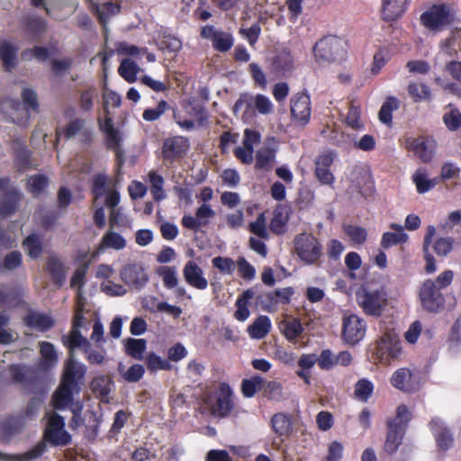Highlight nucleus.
<instances>
[{
	"mask_svg": "<svg viewBox=\"0 0 461 461\" xmlns=\"http://www.w3.org/2000/svg\"><path fill=\"white\" fill-rule=\"evenodd\" d=\"M61 340L68 350V357L64 363L60 383L52 396V404L57 410H63L71 405L75 395L80 393L86 366L75 359L74 351L77 348H82L84 351L89 345L87 339L76 329H71L68 335L62 336Z\"/></svg>",
	"mask_w": 461,
	"mask_h": 461,
	"instance_id": "obj_1",
	"label": "nucleus"
},
{
	"mask_svg": "<svg viewBox=\"0 0 461 461\" xmlns=\"http://www.w3.org/2000/svg\"><path fill=\"white\" fill-rule=\"evenodd\" d=\"M454 279L452 270H445L436 279H426L419 290V299L422 309L429 313H438L446 303L442 290L449 286Z\"/></svg>",
	"mask_w": 461,
	"mask_h": 461,
	"instance_id": "obj_2",
	"label": "nucleus"
},
{
	"mask_svg": "<svg viewBox=\"0 0 461 461\" xmlns=\"http://www.w3.org/2000/svg\"><path fill=\"white\" fill-rule=\"evenodd\" d=\"M348 42L337 35H326L312 46L314 61L321 66L341 64L348 58Z\"/></svg>",
	"mask_w": 461,
	"mask_h": 461,
	"instance_id": "obj_3",
	"label": "nucleus"
},
{
	"mask_svg": "<svg viewBox=\"0 0 461 461\" xmlns=\"http://www.w3.org/2000/svg\"><path fill=\"white\" fill-rule=\"evenodd\" d=\"M411 413L405 404H400L396 409L394 418L387 420V433L384 445V451L389 455L397 452L402 445Z\"/></svg>",
	"mask_w": 461,
	"mask_h": 461,
	"instance_id": "obj_4",
	"label": "nucleus"
},
{
	"mask_svg": "<svg viewBox=\"0 0 461 461\" xmlns=\"http://www.w3.org/2000/svg\"><path fill=\"white\" fill-rule=\"evenodd\" d=\"M456 20L454 8L448 4H435L420 14V23L429 31L440 32Z\"/></svg>",
	"mask_w": 461,
	"mask_h": 461,
	"instance_id": "obj_5",
	"label": "nucleus"
},
{
	"mask_svg": "<svg viewBox=\"0 0 461 461\" xmlns=\"http://www.w3.org/2000/svg\"><path fill=\"white\" fill-rule=\"evenodd\" d=\"M23 103L16 100H10V107L12 109L11 119L15 124L27 126L31 112L38 113L40 112V104L37 93L29 87H25L22 91Z\"/></svg>",
	"mask_w": 461,
	"mask_h": 461,
	"instance_id": "obj_6",
	"label": "nucleus"
},
{
	"mask_svg": "<svg viewBox=\"0 0 461 461\" xmlns=\"http://www.w3.org/2000/svg\"><path fill=\"white\" fill-rule=\"evenodd\" d=\"M294 251L306 265H315L322 256V246L311 233H300L294 240Z\"/></svg>",
	"mask_w": 461,
	"mask_h": 461,
	"instance_id": "obj_7",
	"label": "nucleus"
},
{
	"mask_svg": "<svg viewBox=\"0 0 461 461\" xmlns=\"http://www.w3.org/2000/svg\"><path fill=\"white\" fill-rule=\"evenodd\" d=\"M356 296L359 307L368 316H381L387 305V293L383 289L362 288Z\"/></svg>",
	"mask_w": 461,
	"mask_h": 461,
	"instance_id": "obj_8",
	"label": "nucleus"
},
{
	"mask_svg": "<svg viewBox=\"0 0 461 461\" xmlns=\"http://www.w3.org/2000/svg\"><path fill=\"white\" fill-rule=\"evenodd\" d=\"M373 356L381 364H390L399 357L402 353L401 342L398 336L391 331H385L375 343Z\"/></svg>",
	"mask_w": 461,
	"mask_h": 461,
	"instance_id": "obj_9",
	"label": "nucleus"
},
{
	"mask_svg": "<svg viewBox=\"0 0 461 461\" xmlns=\"http://www.w3.org/2000/svg\"><path fill=\"white\" fill-rule=\"evenodd\" d=\"M43 440L55 447L70 444L71 436L65 430V420L62 416L55 413L50 417L44 429Z\"/></svg>",
	"mask_w": 461,
	"mask_h": 461,
	"instance_id": "obj_10",
	"label": "nucleus"
},
{
	"mask_svg": "<svg viewBox=\"0 0 461 461\" xmlns=\"http://www.w3.org/2000/svg\"><path fill=\"white\" fill-rule=\"evenodd\" d=\"M232 396L233 392L230 386L227 383H221L215 402H211V397L205 400V403L210 408L212 415L217 418L228 417L234 409Z\"/></svg>",
	"mask_w": 461,
	"mask_h": 461,
	"instance_id": "obj_11",
	"label": "nucleus"
},
{
	"mask_svg": "<svg viewBox=\"0 0 461 461\" xmlns=\"http://www.w3.org/2000/svg\"><path fill=\"white\" fill-rule=\"evenodd\" d=\"M190 149L188 138L184 136H173L163 141L161 157L165 162L170 164L184 158Z\"/></svg>",
	"mask_w": 461,
	"mask_h": 461,
	"instance_id": "obj_12",
	"label": "nucleus"
},
{
	"mask_svg": "<svg viewBox=\"0 0 461 461\" xmlns=\"http://www.w3.org/2000/svg\"><path fill=\"white\" fill-rule=\"evenodd\" d=\"M437 141L429 135H420L406 140V148L412 151L423 163H429L434 157Z\"/></svg>",
	"mask_w": 461,
	"mask_h": 461,
	"instance_id": "obj_13",
	"label": "nucleus"
},
{
	"mask_svg": "<svg viewBox=\"0 0 461 461\" xmlns=\"http://www.w3.org/2000/svg\"><path fill=\"white\" fill-rule=\"evenodd\" d=\"M337 153L331 149H326L321 152L315 158L314 176L321 185H332L335 182V176L330 171Z\"/></svg>",
	"mask_w": 461,
	"mask_h": 461,
	"instance_id": "obj_14",
	"label": "nucleus"
},
{
	"mask_svg": "<svg viewBox=\"0 0 461 461\" xmlns=\"http://www.w3.org/2000/svg\"><path fill=\"white\" fill-rule=\"evenodd\" d=\"M366 325L357 314H350L343 319L342 339L347 344L356 345L366 335Z\"/></svg>",
	"mask_w": 461,
	"mask_h": 461,
	"instance_id": "obj_15",
	"label": "nucleus"
},
{
	"mask_svg": "<svg viewBox=\"0 0 461 461\" xmlns=\"http://www.w3.org/2000/svg\"><path fill=\"white\" fill-rule=\"evenodd\" d=\"M8 370L15 383L22 384L30 393L36 392L41 384V379L32 368L21 364H12Z\"/></svg>",
	"mask_w": 461,
	"mask_h": 461,
	"instance_id": "obj_16",
	"label": "nucleus"
},
{
	"mask_svg": "<svg viewBox=\"0 0 461 461\" xmlns=\"http://www.w3.org/2000/svg\"><path fill=\"white\" fill-rule=\"evenodd\" d=\"M391 384L404 393H415L420 389V376L409 368L402 367L393 372Z\"/></svg>",
	"mask_w": 461,
	"mask_h": 461,
	"instance_id": "obj_17",
	"label": "nucleus"
},
{
	"mask_svg": "<svg viewBox=\"0 0 461 461\" xmlns=\"http://www.w3.org/2000/svg\"><path fill=\"white\" fill-rule=\"evenodd\" d=\"M291 115L293 120L301 126H305L311 118L312 106L310 95L297 93L291 99Z\"/></svg>",
	"mask_w": 461,
	"mask_h": 461,
	"instance_id": "obj_18",
	"label": "nucleus"
},
{
	"mask_svg": "<svg viewBox=\"0 0 461 461\" xmlns=\"http://www.w3.org/2000/svg\"><path fill=\"white\" fill-rule=\"evenodd\" d=\"M429 427L439 451L446 452L453 447L455 442L453 433L440 418L434 417L429 421Z\"/></svg>",
	"mask_w": 461,
	"mask_h": 461,
	"instance_id": "obj_19",
	"label": "nucleus"
},
{
	"mask_svg": "<svg viewBox=\"0 0 461 461\" xmlns=\"http://www.w3.org/2000/svg\"><path fill=\"white\" fill-rule=\"evenodd\" d=\"M183 276L185 282L198 290H204L208 286V281L203 276V269L193 260H189L184 267Z\"/></svg>",
	"mask_w": 461,
	"mask_h": 461,
	"instance_id": "obj_20",
	"label": "nucleus"
},
{
	"mask_svg": "<svg viewBox=\"0 0 461 461\" xmlns=\"http://www.w3.org/2000/svg\"><path fill=\"white\" fill-rule=\"evenodd\" d=\"M0 202V216L3 218L12 216L18 209L22 195L15 187L10 185L4 191Z\"/></svg>",
	"mask_w": 461,
	"mask_h": 461,
	"instance_id": "obj_21",
	"label": "nucleus"
},
{
	"mask_svg": "<svg viewBox=\"0 0 461 461\" xmlns=\"http://www.w3.org/2000/svg\"><path fill=\"white\" fill-rule=\"evenodd\" d=\"M120 276L126 285L136 287L143 286L149 280L144 269L136 264L124 266L120 272Z\"/></svg>",
	"mask_w": 461,
	"mask_h": 461,
	"instance_id": "obj_22",
	"label": "nucleus"
},
{
	"mask_svg": "<svg viewBox=\"0 0 461 461\" xmlns=\"http://www.w3.org/2000/svg\"><path fill=\"white\" fill-rule=\"evenodd\" d=\"M113 386V378L108 375H99L95 376L90 382L92 393L102 402H109V394Z\"/></svg>",
	"mask_w": 461,
	"mask_h": 461,
	"instance_id": "obj_23",
	"label": "nucleus"
},
{
	"mask_svg": "<svg viewBox=\"0 0 461 461\" xmlns=\"http://www.w3.org/2000/svg\"><path fill=\"white\" fill-rule=\"evenodd\" d=\"M411 0H383L382 19L393 22L406 11Z\"/></svg>",
	"mask_w": 461,
	"mask_h": 461,
	"instance_id": "obj_24",
	"label": "nucleus"
},
{
	"mask_svg": "<svg viewBox=\"0 0 461 461\" xmlns=\"http://www.w3.org/2000/svg\"><path fill=\"white\" fill-rule=\"evenodd\" d=\"M23 321L27 327L36 329L41 332L48 331L55 325V321L51 316L36 312H30Z\"/></svg>",
	"mask_w": 461,
	"mask_h": 461,
	"instance_id": "obj_25",
	"label": "nucleus"
},
{
	"mask_svg": "<svg viewBox=\"0 0 461 461\" xmlns=\"http://www.w3.org/2000/svg\"><path fill=\"white\" fill-rule=\"evenodd\" d=\"M22 292L18 287L9 285H0V307L18 308L22 305Z\"/></svg>",
	"mask_w": 461,
	"mask_h": 461,
	"instance_id": "obj_26",
	"label": "nucleus"
},
{
	"mask_svg": "<svg viewBox=\"0 0 461 461\" xmlns=\"http://www.w3.org/2000/svg\"><path fill=\"white\" fill-rule=\"evenodd\" d=\"M294 61L291 50L288 49L281 50L273 59L272 68L273 70L282 76L292 72L294 69Z\"/></svg>",
	"mask_w": 461,
	"mask_h": 461,
	"instance_id": "obj_27",
	"label": "nucleus"
},
{
	"mask_svg": "<svg viewBox=\"0 0 461 461\" xmlns=\"http://www.w3.org/2000/svg\"><path fill=\"white\" fill-rule=\"evenodd\" d=\"M436 234V228L433 225H429L423 239L422 252L425 260V271L427 274H432L437 270L436 260L432 254L429 252V248L432 243V239Z\"/></svg>",
	"mask_w": 461,
	"mask_h": 461,
	"instance_id": "obj_28",
	"label": "nucleus"
},
{
	"mask_svg": "<svg viewBox=\"0 0 461 461\" xmlns=\"http://www.w3.org/2000/svg\"><path fill=\"white\" fill-rule=\"evenodd\" d=\"M46 268L54 285L58 287L63 286L66 281V267L63 262L57 257H50L46 263Z\"/></svg>",
	"mask_w": 461,
	"mask_h": 461,
	"instance_id": "obj_29",
	"label": "nucleus"
},
{
	"mask_svg": "<svg viewBox=\"0 0 461 461\" xmlns=\"http://www.w3.org/2000/svg\"><path fill=\"white\" fill-rule=\"evenodd\" d=\"M253 289L245 290L236 300L235 305L237 310L234 312V318L239 321H245L249 317V303L254 297Z\"/></svg>",
	"mask_w": 461,
	"mask_h": 461,
	"instance_id": "obj_30",
	"label": "nucleus"
},
{
	"mask_svg": "<svg viewBox=\"0 0 461 461\" xmlns=\"http://www.w3.org/2000/svg\"><path fill=\"white\" fill-rule=\"evenodd\" d=\"M39 346L41 357V366L46 369L54 367L58 362V353L54 345L48 341H41L39 343Z\"/></svg>",
	"mask_w": 461,
	"mask_h": 461,
	"instance_id": "obj_31",
	"label": "nucleus"
},
{
	"mask_svg": "<svg viewBox=\"0 0 461 461\" xmlns=\"http://www.w3.org/2000/svg\"><path fill=\"white\" fill-rule=\"evenodd\" d=\"M400 107V101L394 96H388L378 113L380 122L387 126L393 124V113Z\"/></svg>",
	"mask_w": 461,
	"mask_h": 461,
	"instance_id": "obj_32",
	"label": "nucleus"
},
{
	"mask_svg": "<svg viewBox=\"0 0 461 461\" xmlns=\"http://www.w3.org/2000/svg\"><path fill=\"white\" fill-rule=\"evenodd\" d=\"M271 329V321L267 316L262 315L257 318L254 322L249 325L248 331L252 339H260L265 338Z\"/></svg>",
	"mask_w": 461,
	"mask_h": 461,
	"instance_id": "obj_33",
	"label": "nucleus"
},
{
	"mask_svg": "<svg viewBox=\"0 0 461 461\" xmlns=\"http://www.w3.org/2000/svg\"><path fill=\"white\" fill-rule=\"evenodd\" d=\"M23 24L25 32L33 39L40 38L46 31V22L37 16L24 18Z\"/></svg>",
	"mask_w": 461,
	"mask_h": 461,
	"instance_id": "obj_34",
	"label": "nucleus"
},
{
	"mask_svg": "<svg viewBox=\"0 0 461 461\" xmlns=\"http://www.w3.org/2000/svg\"><path fill=\"white\" fill-rule=\"evenodd\" d=\"M125 353L134 359L141 360L147 348V341L144 339L128 338L124 340Z\"/></svg>",
	"mask_w": 461,
	"mask_h": 461,
	"instance_id": "obj_35",
	"label": "nucleus"
},
{
	"mask_svg": "<svg viewBox=\"0 0 461 461\" xmlns=\"http://www.w3.org/2000/svg\"><path fill=\"white\" fill-rule=\"evenodd\" d=\"M23 425L24 418L23 416H9L2 420L0 429L5 436L10 437L20 433Z\"/></svg>",
	"mask_w": 461,
	"mask_h": 461,
	"instance_id": "obj_36",
	"label": "nucleus"
},
{
	"mask_svg": "<svg viewBox=\"0 0 461 461\" xmlns=\"http://www.w3.org/2000/svg\"><path fill=\"white\" fill-rule=\"evenodd\" d=\"M407 90L414 103L431 100V90L426 84L412 82L409 84Z\"/></svg>",
	"mask_w": 461,
	"mask_h": 461,
	"instance_id": "obj_37",
	"label": "nucleus"
},
{
	"mask_svg": "<svg viewBox=\"0 0 461 461\" xmlns=\"http://www.w3.org/2000/svg\"><path fill=\"white\" fill-rule=\"evenodd\" d=\"M276 158V151L271 148L258 150L256 154L255 168L257 170L269 171Z\"/></svg>",
	"mask_w": 461,
	"mask_h": 461,
	"instance_id": "obj_38",
	"label": "nucleus"
},
{
	"mask_svg": "<svg viewBox=\"0 0 461 461\" xmlns=\"http://www.w3.org/2000/svg\"><path fill=\"white\" fill-rule=\"evenodd\" d=\"M271 428L279 437L288 436L292 429V422L286 414L276 413L271 419Z\"/></svg>",
	"mask_w": 461,
	"mask_h": 461,
	"instance_id": "obj_39",
	"label": "nucleus"
},
{
	"mask_svg": "<svg viewBox=\"0 0 461 461\" xmlns=\"http://www.w3.org/2000/svg\"><path fill=\"white\" fill-rule=\"evenodd\" d=\"M265 385V379L256 375L241 382V393L246 398L253 397L257 392L261 391Z\"/></svg>",
	"mask_w": 461,
	"mask_h": 461,
	"instance_id": "obj_40",
	"label": "nucleus"
},
{
	"mask_svg": "<svg viewBox=\"0 0 461 461\" xmlns=\"http://www.w3.org/2000/svg\"><path fill=\"white\" fill-rule=\"evenodd\" d=\"M126 247L125 239L114 231H107L102 238L99 245L100 249H113L115 250L123 249Z\"/></svg>",
	"mask_w": 461,
	"mask_h": 461,
	"instance_id": "obj_41",
	"label": "nucleus"
},
{
	"mask_svg": "<svg viewBox=\"0 0 461 461\" xmlns=\"http://www.w3.org/2000/svg\"><path fill=\"white\" fill-rule=\"evenodd\" d=\"M16 52L17 50L7 41H3L0 45V59L3 66L6 71H12L16 66Z\"/></svg>",
	"mask_w": 461,
	"mask_h": 461,
	"instance_id": "obj_42",
	"label": "nucleus"
},
{
	"mask_svg": "<svg viewBox=\"0 0 461 461\" xmlns=\"http://www.w3.org/2000/svg\"><path fill=\"white\" fill-rule=\"evenodd\" d=\"M23 246L26 250L27 255L32 259L39 258L43 252L41 240L36 234L28 235L24 239Z\"/></svg>",
	"mask_w": 461,
	"mask_h": 461,
	"instance_id": "obj_43",
	"label": "nucleus"
},
{
	"mask_svg": "<svg viewBox=\"0 0 461 461\" xmlns=\"http://www.w3.org/2000/svg\"><path fill=\"white\" fill-rule=\"evenodd\" d=\"M97 97V91L94 86H88L79 92L78 106L84 113L91 112L95 105V99Z\"/></svg>",
	"mask_w": 461,
	"mask_h": 461,
	"instance_id": "obj_44",
	"label": "nucleus"
},
{
	"mask_svg": "<svg viewBox=\"0 0 461 461\" xmlns=\"http://www.w3.org/2000/svg\"><path fill=\"white\" fill-rule=\"evenodd\" d=\"M32 151L23 144L14 149V163L18 170L25 171L32 167Z\"/></svg>",
	"mask_w": 461,
	"mask_h": 461,
	"instance_id": "obj_45",
	"label": "nucleus"
},
{
	"mask_svg": "<svg viewBox=\"0 0 461 461\" xmlns=\"http://www.w3.org/2000/svg\"><path fill=\"white\" fill-rule=\"evenodd\" d=\"M139 66L130 59H123L118 68L119 75L128 83H133L137 79Z\"/></svg>",
	"mask_w": 461,
	"mask_h": 461,
	"instance_id": "obj_46",
	"label": "nucleus"
},
{
	"mask_svg": "<svg viewBox=\"0 0 461 461\" xmlns=\"http://www.w3.org/2000/svg\"><path fill=\"white\" fill-rule=\"evenodd\" d=\"M280 329L287 340H295L303 331V325L299 319L285 321L281 323Z\"/></svg>",
	"mask_w": 461,
	"mask_h": 461,
	"instance_id": "obj_47",
	"label": "nucleus"
},
{
	"mask_svg": "<svg viewBox=\"0 0 461 461\" xmlns=\"http://www.w3.org/2000/svg\"><path fill=\"white\" fill-rule=\"evenodd\" d=\"M149 178L150 183V192L153 196V199L156 202H160L166 198V194L163 188L164 185V178L162 176L158 174L155 171H150L149 173Z\"/></svg>",
	"mask_w": 461,
	"mask_h": 461,
	"instance_id": "obj_48",
	"label": "nucleus"
},
{
	"mask_svg": "<svg viewBox=\"0 0 461 461\" xmlns=\"http://www.w3.org/2000/svg\"><path fill=\"white\" fill-rule=\"evenodd\" d=\"M49 179L43 174H35L30 176L28 180V191L33 197H39L48 187Z\"/></svg>",
	"mask_w": 461,
	"mask_h": 461,
	"instance_id": "obj_49",
	"label": "nucleus"
},
{
	"mask_svg": "<svg viewBox=\"0 0 461 461\" xmlns=\"http://www.w3.org/2000/svg\"><path fill=\"white\" fill-rule=\"evenodd\" d=\"M375 386L371 381L366 378L359 379L355 384V397L361 402H366L374 393Z\"/></svg>",
	"mask_w": 461,
	"mask_h": 461,
	"instance_id": "obj_50",
	"label": "nucleus"
},
{
	"mask_svg": "<svg viewBox=\"0 0 461 461\" xmlns=\"http://www.w3.org/2000/svg\"><path fill=\"white\" fill-rule=\"evenodd\" d=\"M234 39L231 33L220 31L212 41V48L220 52H227L231 49Z\"/></svg>",
	"mask_w": 461,
	"mask_h": 461,
	"instance_id": "obj_51",
	"label": "nucleus"
},
{
	"mask_svg": "<svg viewBox=\"0 0 461 461\" xmlns=\"http://www.w3.org/2000/svg\"><path fill=\"white\" fill-rule=\"evenodd\" d=\"M294 293V291L293 287H285L283 289H276L274 292L267 293L266 297L271 304H276L277 303L288 304L291 302V297Z\"/></svg>",
	"mask_w": 461,
	"mask_h": 461,
	"instance_id": "obj_52",
	"label": "nucleus"
},
{
	"mask_svg": "<svg viewBox=\"0 0 461 461\" xmlns=\"http://www.w3.org/2000/svg\"><path fill=\"white\" fill-rule=\"evenodd\" d=\"M344 231L356 245H362L366 241L367 231L365 228L357 225H345Z\"/></svg>",
	"mask_w": 461,
	"mask_h": 461,
	"instance_id": "obj_53",
	"label": "nucleus"
},
{
	"mask_svg": "<svg viewBox=\"0 0 461 461\" xmlns=\"http://www.w3.org/2000/svg\"><path fill=\"white\" fill-rule=\"evenodd\" d=\"M147 368L150 372H156L158 370H170L172 366L167 359L162 358L156 353H149L146 358Z\"/></svg>",
	"mask_w": 461,
	"mask_h": 461,
	"instance_id": "obj_54",
	"label": "nucleus"
},
{
	"mask_svg": "<svg viewBox=\"0 0 461 461\" xmlns=\"http://www.w3.org/2000/svg\"><path fill=\"white\" fill-rule=\"evenodd\" d=\"M408 240V235L405 232H384L381 239V246L384 249H389L393 246L403 244Z\"/></svg>",
	"mask_w": 461,
	"mask_h": 461,
	"instance_id": "obj_55",
	"label": "nucleus"
},
{
	"mask_svg": "<svg viewBox=\"0 0 461 461\" xmlns=\"http://www.w3.org/2000/svg\"><path fill=\"white\" fill-rule=\"evenodd\" d=\"M23 264V257L20 251L14 250L9 252L4 258L3 263H0V271L5 270H14L21 267Z\"/></svg>",
	"mask_w": 461,
	"mask_h": 461,
	"instance_id": "obj_56",
	"label": "nucleus"
},
{
	"mask_svg": "<svg viewBox=\"0 0 461 461\" xmlns=\"http://www.w3.org/2000/svg\"><path fill=\"white\" fill-rule=\"evenodd\" d=\"M151 302L154 307L145 306L150 312H166L175 318H178L182 313V309L178 306L171 305L166 302H157L156 297L151 298Z\"/></svg>",
	"mask_w": 461,
	"mask_h": 461,
	"instance_id": "obj_57",
	"label": "nucleus"
},
{
	"mask_svg": "<svg viewBox=\"0 0 461 461\" xmlns=\"http://www.w3.org/2000/svg\"><path fill=\"white\" fill-rule=\"evenodd\" d=\"M390 60V53L386 49H379L374 55L371 73L373 75H378L381 69Z\"/></svg>",
	"mask_w": 461,
	"mask_h": 461,
	"instance_id": "obj_58",
	"label": "nucleus"
},
{
	"mask_svg": "<svg viewBox=\"0 0 461 461\" xmlns=\"http://www.w3.org/2000/svg\"><path fill=\"white\" fill-rule=\"evenodd\" d=\"M85 121L81 118H75L70 121L61 131H57V137L63 134L65 139L69 140L75 137L84 127Z\"/></svg>",
	"mask_w": 461,
	"mask_h": 461,
	"instance_id": "obj_59",
	"label": "nucleus"
},
{
	"mask_svg": "<svg viewBox=\"0 0 461 461\" xmlns=\"http://www.w3.org/2000/svg\"><path fill=\"white\" fill-rule=\"evenodd\" d=\"M282 207H277L274 212V217L270 221V230L276 234H283L285 231L288 216H283L279 211Z\"/></svg>",
	"mask_w": 461,
	"mask_h": 461,
	"instance_id": "obj_60",
	"label": "nucleus"
},
{
	"mask_svg": "<svg viewBox=\"0 0 461 461\" xmlns=\"http://www.w3.org/2000/svg\"><path fill=\"white\" fill-rule=\"evenodd\" d=\"M412 179L416 185L417 191L420 194L429 191L435 185V182L431 179H428L425 172L416 171Z\"/></svg>",
	"mask_w": 461,
	"mask_h": 461,
	"instance_id": "obj_61",
	"label": "nucleus"
},
{
	"mask_svg": "<svg viewBox=\"0 0 461 461\" xmlns=\"http://www.w3.org/2000/svg\"><path fill=\"white\" fill-rule=\"evenodd\" d=\"M212 267L217 268L221 274L230 275L235 269V262L228 257L218 256L212 260Z\"/></svg>",
	"mask_w": 461,
	"mask_h": 461,
	"instance_id": "obj_62",
	"label": "nucleus"
},
{
	"mask_svg": "<svg viewBox=\"0 0 461 461\" xmlns=\"http://www.w3.org/2000/svg\"><path fill=\"white\" fill-rule=\"evenodd\" d=\"M443 122L449 131H457L461 127L460 111L456 108L451 109L443 115Z\"/></svg>",
	"mask_w": 461,
	"mask_h": 461,
	"instance_id": "obj_63",
	"label": "nucleus"
},
{
	"mask_svg": "<svg viewBox=\"0 0 461 461\" xmlns=\"http://www.w3.org/2000/svg\"><path fill=\"white\" fill-rule=\"evenodd\" d=\"M239 275L245 280L250 281L255 278L256 269L245 258L240 257L237 259Z\"/></svg>",
	"mask_w": 461,
	"mask_h": 461,
	"instance_id": "obj_64",
	"label": "nucleus"
}]
</instances>
